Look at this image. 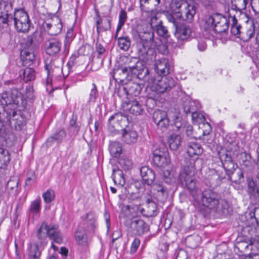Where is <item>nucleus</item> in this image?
<instances>
[{
	"label": "nucleus",
	"mask_w": 259,
	"mask_h": 259,
	"mask_svg": "<svg viewBox=\"0 0 259 259\" xmlns=\"http://www.w3.org/2000/svg\"><path fill=\"white\" fill-rule=\"evenodd\" d=\"M194 0H172L169 10L163 14L169 22L175 23L178 18L191 22L196 14Z\"/></svg>",
	"instance_id": "obj_1"
},
{
	"label": "nucleus",
	"mask_w": 259,
	"mask_h": 259,
	"mask_svg": "<svg viewBox=\"0 0 259 259\" xmlns=\"http://www.w3.org/2000/svg\"><path fill=\"white\" fill-rule=\"evenodd\" d=\"M195 174L194 161L187 160L186 164L180 170L178 179L179 185L186 189L194 198H196L198 192Z\"/></svg>",
	"instance_id": "obj_2"
},
{
	"label": "nucleus",
	"mask_w": 259,
	"mask_h": 259,
	"mask_svg": "<svg viewBox=\"0 0 259 259\" xmlns=\"http://www.w3.org/2000/svg\"><path fill=\"white\" fill-rule=\"evenodd\" d=\"M147 76L150 79L151 78L152 80L149 81V80H144V81L148 83L151 91L156 94L154 96L149 94L148 97L149 99H157L158 96L157 95L168 92L175 86L176 83L175 80L170 77L156 76V73L150 72Z\"/></svg>",
	"instance_id": "obj_3"
},
{
	"label": "nucleus",
	"mask_w": 259,
	"mask_h": 259,
	"mask_svg": "<svg viewBox=\"0 0 259 259\" xmlns=\"http://www.w3.org/2000/svg\"><path fill=\"white\" fill-rule=\"evenodd\" d=\"M41 41L40 34L36 31L27 37L21 52V59L24 65L33 63L35 59V50Z\"/></svg>",
	"instance_id": "obj_4"
},
{
	"label": "nucleus",
	"mask_w": 259,
	"mask_h": 259,
	"mask_svg": "<svg viewBox=\"0 0 259 259\" xmlns=\"http://www.w3.org/2000/svg\"><path fill=\"white\" fill-rule=\"evenodd\" d=\"M139 36L140 40L137 45L138 53L144 59H148L153 54V48L155 46L154 33L152 31L141 32Z\"/></svg>",
	"instance_id": "obj_5"
},
{
	"label": "nucleus",
	"mask_w": 259,
	"mask_h": 259,
	"mask_svg": "<svg viewBox=\"0 0 259 259\" xmlns=\"http://www.w3.org/2000/svg\"><path fill=\"white\" fill-rule=\"evenodd\" d=\"M6 118L4 119L3 122L14 127L16 130L21 131L25 125L26 120L28 118L29 114L25 111H19L17 112L15 109H5Z\"/></svg>",
	"instance_id": "obj_6"
},
{
	"label": "nucleus",
	"mask_w": 259,
	"mask_h": 259,
	"mask_svg": "<svg viewBox=\"0 0 259 259\" xmlns=\"http://www.w3.org/2000/svg\"><path fill=\"white\" fill-rule=\"evenodd\" d=\"M229 20L219 13H213L206 16L204 20V29L213 30L217 33L225 32L229 28Z\"/></svg>",
	"instance_id": "obj_7"
},
{
	"label": "nucleus",
	"mask_w": 259,
	"mask_h": 259,
	"mask_svg": "<svg viewBox=\"0 0 259 259\" xmlns=\"http://www.w3.org/2000/svg\"><path fill=\"white\" fill-rule=\"evenodd\" d=\"M125 65L130 70L134 75L141 80H150V78L147 76L149 73V70L144 65L142 61H140L139 58L137 57H127L124 62ZM151 79H152L151 78Z\"/></svg>",
	"instance_id": "obj_8"
},
{
	"label": "nucleus",
	"mask_w": 259,
	"mask_h": 259,
	"mask_svg": "<svg viewBox=\"0 0 259 259\" xmlns=\"http://www.w3.org/2000/svg\"><path fill=\"white\" fill-rule=\"evenodd\" d=\"M1 102L3 105H5V109H15L19 106L20 103H22V95L21 93L16 89H13L10 91L3 93Z\"/></svg>",
	"instance_id": "obj_9"
},
{
	"label": "nucleus",
	"mask_w": 259,
	"mask_h": 259,
	"mask_svg": "<svg viewBox=\"0 0 259 259\" xmlns=\"http://www.w3.org/2000/svg\"><path fill=\"white\" fill-rule=\"evenodd\" d=\"M13 5L8 0H0V27L7 28L13 24Z\"/></svg>",
	"instance_id": "obj_10"
},
{
	"label": "nucleus",
	"mask_w": 259,
	"mask_h": 259,
	"mask_svg": "<svg viewBox=\"0 0 259 259\" xmlns=\"http://www.w3.org/2000/svg\"><path fill=\"white\" fill-rule=\"evenodd\" d=\"M13 23L16 29L21 32H27L30 26L27 13L21 9L15 10L13 13Z\"/></svg>",
	"instance_id": "obj_11"
},
{
	"label": "nucleus",
	"mask_w": 259,
	"mask_h": 259,
	"mask_svg": "<svg viewBox=\"0 0 259 259\" xmlns=\"http://www.w3.org/2000/svg\"><path fill=\"white\" fill-rule=\"evenodd\" d=\"M153 161L157 167H164L170 162L167 148L163 145L156 146L153 150Z\"/></svg>",
	"instance_id": "obj_12"
},
{
	"label": "nucleus",
	"mask_w": 259,
	"mask_h": 259,
	"mask_svg": "<svg viewBox=\"0 0 259 259\" xmlns=\"http://www.w3.org/2000/svg\"><path fill=\"white\" fill-rule=\"evenodd\" d=\"M219 199L218 193L210 189H205L202 192L201 199V205L204 208H200V210H204L205 208L214 209L219 204Z\"/></svg>",
	"instance_id": "obj_13"
},
{
	"label": "nucleus",
	"mask_w": 259,
	"mask_h": 259,
	"mask_svg": "<svg viewBox=\"0 0 259 259\" xmlns=\"http://www.w3.org/2000/svg\"><path fill=\"white\" fill-rule=\"evenodd\" d=\"M153 120L157 126V131L158 133H160V131L161 133L165 132L169 127V121L167 114L164 111H155L153 114Z\"/></svg>",
	"instance_id": "obj_14"
},
{
	"label": "nucleus",
	"mask_w": 259,
	"mask_h": 259,
	"mask_svg": "<svg viewBox=\"0 0 259 259\" xmlns=\"http://www.w3.org/2000/svg\"><path fill=\"white\" fill-rule=\"evenodd\" d=\"M175 28L174 35L178 40L184 41L187 40L191 36L192 30L191 27L185 24H178L177 19L172 23Z\"/></svg>",
	"instance_id": "obj_15"
},
{
	"label": "nucleus",
	"mask_w": 259,
	"mask_h": 259,
	"mask_svg": "<svg viewBox=\"0 0 259 259\" xmlns=\"http://www.w3.org/2000/svg\"><path fill=\"white\" fill-rule=\"evenodd\" d=\"M154 68L156 72V76H165L173 71L174 69L165 58H161L155 61Z\"/></svg>",
	"instance_id": "obj_16"
},
{
	"label": "nucleus",
	"mask_w": 259,
	"mask_h": 259,
	"mask_svg": "<svg viewBox=\"0 0 259 259\" xmlns=\"http://www.w3.org/2000/svg\"><path fill=\"white\" fill-rule=\"evenodd\" d=\"M130 228L132 234L137 236H142L149 231L148 225L140 219L132 221Z\"/></svg>",
	"instance_id": "obj_17"
},
{
	"label": "nucleus",
	"mask_w": 259,
	"mask_h": 259,
	"mask_svg": "<svg viewBox=\"0 0 259 259\" xmlns=\"http://www.w3.org/2000/svg\"><path fill=\"white\" fill-rule=\"evenodd\" d=\"M121 140L127 144H131L135 143L138 139L137 132L130 126L122 129Z\"/></svg>",
	"instance_id": "obj_18"
},
{
	"label": "nucleus",
	"mask_w": 259,
	"mask_h": 259,
	"mask_svg": "<svg viewBox=\"0 0 259 259\" xmlns=\"http://www.w3.org/2000/svg\"><path fill=\"white\" fill-rule=\"evenodd\" d=\"M221 158L223 167L227 176L231 175L235 169L238 168L237 164L233 162L231 156L228 153L222 155Z\"/></svg>",
	"instance_id": "obj_19"
},
{
	"label": "nucleus",
	"mask_w": 259,
	"mask_h": 259,
	"mask_svg": "<svg viewBox=\"0 0 259 259\" xmlns=\"http://www.w3.org/2000/svg\"><path fill=\"white\" fill-rule=\"evenodd\" d=\"M142 86L143 85L140 83L129 81L124 85L122 90L126 95L136 97L140 94Z\"/></svg>",
	"instance_id": "obj_20"
},
{
	"label": "nucleus",
	"mask_w": 259,
	"mask_h": 259,
	"mask_svg": "<svg viewBox=\"0 0 259 259\" xmlns=\"http://www.w3.org/2000/svg\"><path fill=\"white\" fill-rule=\"evenodd\" d=\"M44 27L46 28L49 33L52 35H56L59 34L62 28V24L61 20L57 17L53 19L51 23H45Z\"/></svg>",
	"instance_id": "obj_21"
},
{
	"label": "nucleus",
	"mask_w": 259,
	"mask_h": 259,
	"mask_svg": "<svg viewBox=\"0 0 259 259\" xmlns=\"http://www.w3.org/2000/svg\"><path fill=\"white\" fill-rule=\"evenodd\" d=\"M125 110L135 115H139L142 114L144 111L143 105L137 100L131 101L123 105Z\"/></svg>",
	"instance_id": "obj_22"
},
{
	"label": "nucleus",
	"mask_w": 259,
	"mask_h": 259,
	"mask_svg": "<svg viewBox=\"0 0 259 259\" xmlns=\"http://www.w3.org/2000/svg\"><path fill=\"white\" fill-rule=\"evenodd\" d=\"M61 42L55 38H52L46 42V52L50 56H55L61 50Z\"/></svg>",
	"instance_id": "obj_23"
},
{
	"label": "nucleus",
	"mask_w": 259,
	"mask_h": 259,
	"mask_svg": "<svg viewBox=\"0 0 259 259\" xmlns=\"http://www.w3.org/2000/svg\"><path fill=\"white\" fill-rule=\"evenodd\" d=\"M76 243L79 245L85 246L88 245V238L87 231L82 225H79L74 233Z\"/></svg>",
	"instance_id": "obj_24"
},
{
	"label": "nucleus",
	"mask_w": 259,
	"mask_h": 259,
	"mask_svg": "<svg viewBox=\"0 0 259 259\" xmlns=\"http://www.w3.org/2000/svg\"><path fill=\"white\" fill-rule=\"evenodd\" d=\"M48 236L53 242L60 244L62 242V235L58 229V226L55 225H47Z\"/></svg>",
	"instance_id": "obj_25"
},
{
	"label": "nucleus",
	"mask_w": 259,
	"mask_h": 259,
	"mask_svg": "<svg viewBox=\"0 0 259 259\" xmlns=\"http://www.w3.org/2000/svg\"><path fill=\"white\" fill-rule=\"evenodd\" d=\"M222 180L217 171L215 170L210 171V174L204 179L205 184L211 188H214L221 184Z\"/></svg>",
	"instance_id": "obj_26"
},
{
	"label": "nucleus",
	"mask_w": 259,
	"mask_h": 259,
	"mask_svg": "<svg viewBox=\"0 0 259 259\" xmlns=\"http://www.w3.org/2000/svg\"><path fill=\"white\" fill-rule=\"evenodd\" d=\"M140 175L143 181L148 186L152 185L155 179L154 171L146 166L141 167Z\"/></svg>",
	"instance_id": "obj_27"
},
{
	"label": "nucleus",
	"mask_w": 259,
	"mask_h": 259,
	"mask_svg": "<svg viewBox=\"0 0 259 259\" xmlns=\"http://www.w3.org/2000/svg\"><path fill=\"white\" fill-rule=\"evenodd\" d=\"M160 3V0H140V7L142 11L152 12Z\"/></svg>",
	"instance_id": "obj_28"
},
{
	"label": "nucleus",
	"mask_w": 259,
	"mask_h": 259,
	"mask_svg": "<svg viewBox=\"0 0 259 259\" xmlns=\"http://www.w3.org/2000/svg\"><path fill=\"white\" fill-rule=\"evenodd\" d=\"M131 75H134L129 69L123 65L120 68H117L114 70L113 77L115 80L123 81Z\"/></svg>",
	"instance_id": "obj_29"
},
{
	"label": "nucleus",
	"mask_w": 259,
	"mask_h": 259,
	"mask_svg": "<svg viewBox=\"0 0 259 259\" xmlns=\"http://www.w3.org/2000/svg\"><path fill=\"white\" fill-rule=\"evenodd\" d=\"M247 192L250 198L259 200V188L252 178L247 179Z\"/></svg>",
	"instance_id": "obj_30"
},
{
	"label": "nucleus",
	"mask_w": 259,
	"mask_h": 259,
	"mask_svg": "<svg viewBox=\"0 0 259 259\" xmlns=\"http://www.w3.org/2000/svg\"><path fill=\"white\" fill-rule=\"evenodd\" d=\"M151 25V27L159 37H162L164 40H168V38L170 37V33L161 21L155 26H152V24Z\"/></svg>",
	"instance_id": "obj_31"
},
{
	"label": "nucleus",
	"mask_w": 259,
	"mask_h": 259,
	"mask_svg": "<svg viewBox=\"0 0 259 259\" xmlns=\"http://www.w3.org/2000/svg\"><path fill=\"white\" fill-rule=\"evenodd\" d=\"M112 177L115 184L116 185L122 186L125 183L123 171L120 169L119 167L113 169Z\"/></svg>",
	"instance_id": "obj_32"
},
{
	"label": "nucleus",
	"mask_w": 259,
	"mask_h": 259,
	"mask_svg": "<svg viewBox=\"0 0 259 259\" xmlns=\"http://www.w3.org/2000/svg\"><path fill=\"white\" fill-rule=\"evenodd\" d=\"M203 151L202 147L198 143H193L188 145L187 153L190 157L199 156L203 153Z\"/></svg>",
	"instance_id": "obj_33"
},
{
	"label": "nucleus",
	"mask_w": 259,
	"mask_h": 259,
	"mask_svg": "<svg viewBox=\"0 0 259 259\" xmlns=\"http://www.w3.org/2000/svg\"><path fill=\"white\" fill-rule=\"evenodd\" d=\"M167 142L170 149L176 150L178 149L181 144V137L179 135L173 134L168 137Z\"/></svg>",
	"instance_id": "obj_34"
},
{
	"label": "nucleus",
	"mask_w": 259,
	"mask_h": 259,
	"mask_svg": "<svg viewBox=\"0 0 259 259\" xmlns=\"http://www.w3.org/2000/svg\"><path fill=\"white\" fill-rule=\"evenodd\" d=\"M96 27H97V32L98 33H99L100 31H107L109 30L111 28V20L107 18L106 21L104 22V26H100V24L102 23V19L100 16L99 13L98 11H96Z\"/></svg>",
	"instance_id": "obj_35"
},
{
	"label": "nucleus",
	"mask_w": 259,
	"mask_h": 259,
	"mask_svg": "<svg viewBox=\"0 0 259 259\" xmlns=\"http://www.w3.org/2000/svg\"><path fill=\"white\" fill-rule=\"evenodd\" d=\"M66 135V132L64 130H60L57 132L54 136H51L47 139L46 143L48 146H50L55 141L61 143Z\"/></svg>",
	"instance_id": "obj_36"
},
{
	"label": "nucleus",
	"mask_w": 259,
	"mask_h": 259,
	"mask_svg": "<svg viewBox=\"0 0 259 259\" xmlns=\"http://www.w3.org/2000/svg\"><path fill=\"white\" fill-rule=\"evenodd\" d=\"M109 149L111 155L115 157L119 156L122 150L121 144L116 141L111 142Z\"/></svg>",
	"instance_id": "obj_37"
},
{
	"label": "nucleus",
	"mask_w": 259,
	"mask_h": 259,
	"mask_svg": "<svg viewBox=\"0 0 259 259\" xmlns=\"http://www.w3.org/2000/svg\"><path fill=\"white\" fill-rule=\"evenodd\" d=\"M228 176L229 179L235 184H240L244 180L243 174L240 168H236L233 174Z\"/></svg>",
	"instance_id": "obj_38"
},
{
	"label": "nucleus",
	"mask_w": 259,
	"mask_h": 259,
	"mask_svg": "<svg viewBox=\"0 0 259 259\" xmlns=\"http://www.w3.org/2000/svg\"><path fill=\"white\" fill-rule=\"evenodd\" d=\"M118 165L119 167L124 171H128L133 167V161L132 159L127 157H122L118 159Z\"/></svg>",
	"instance_id": "obj_39"
},
{
	"label": "nucleus",
	"mask_w": 259,
	"mask_h": 259,
	"mask_svg": "<svg viewBox=\"0 0 259 259\" xmlns=\"http://www.w3.org/2000/svg\"><path fill=\"white\" fill-rule=\"evenodd\" d=\"M20 76L23 75V80L25 82L32 80L35 78V73L33 68H26L21 71Z\"/></svg>",
	"instance_id": "obj_40"
},
{
	"label": "nucleus",
	"mask_w": 259,
	"mask_h": 259,
	"mask_svg": "<svg viewBox=\"0 0 259 259\" xmlns=\"http://www.w3.org/2000/svg\"><path fill=\"white\" fill-rule=\"evenodd\" d=\"M118 46L120 49L127 51L131 46V39L129 37L125 36L119 37L118 38Z\"/></svg>",
	"instance_id": "obj_41"
},
{
	"label": "nucleus",
	"mask_w": 259,
	"mask_h": 259,
	"mask_svg": "<svg viewBox=\"0 0 259 259\" xmlns=\"http://www.w3.org/2000/svg\"><path fill=\"white\" fill-rule=\"evenodd\" d=\"M41 252L37 244H30L29 248V259H39Z\"/></svg>",
	"instance_id": "obj_42"
},
{
	"label": "nucleus",
	"mask_w": 259,
	"mask_h": 259,
	"mask_svg": "<svg viewBox=\"0 0 259 259\" xmlns=\"http://www.w3.org/2000/svg\"><path fill=\"white\" fill-rule=\"evenodd\" d=\"M47 223L43 222L37 232V237L40 241L45 240L48 236Z\"/></svg>",
	"instance_id": "obj_43"
},
{
	"label": "nucleus",
	"mask_w": 259,
	"mask_h": 259,
	"mask_svg": "<svg viewBox=\"0 0 259 259\" xmlns=\"http://www.w3.org/2000/svg\"><path fill=\"white\" fill-rule=\"evenodd\" d=\"M127 20V13L125 10L122 9L120 11L119 15V21L118 24L116 28L115 37H116L117 36L118 32L121 29L122 27L124 25L125 21Z\"/></svg>",
	"instance_id": "obj_44"
},
{
	"label": "nucleus",
	"mask_w": 259,
	"mask_h": 259,
	"mask_svg": "<svg viewBox=\"0 0 259 259\" xmlns=\"http://www.w3.org/2000/svg\"><path fill=\"white\" fill-rule=\"evenodd\" d=\"M118 119V123H119V127L120 128H125L126 127L128 126L129 119L128 117L122 113L121 112L116 113Z\"/></svg>",
	"instance_id": "obj_45"
},
{
	"label": "nucleus",
	"mask_w": 259,
	"mask_h": 259,
	"mask_svg": "<svg viewBox=\"0 0 259 259\" xmlns=\"http://www.w3.org/2000/svg\"><path fill=\"white\" fill-rule=\"evenodd\" d=\"M195 103L190 100H186L183 102V108L184 112L188 114L192 113L195 109Z\"/></svg>",
	"instance_id": "obj_46"
},
{
	"label": "nucleus",
	"mask_w": 259,
	"mask_h": 259,
	"mask_svg": "<svg viewBox=\"0 0 259 259\" xmlns=\"http://www.w3.org/2000/svg\"><path fill=\"white\" fill-rule=\"evenodd\" d=\"M116 113L111 115L108 119V125L110 128L118 130L119 128Z\"/></svg>",
	"instance_id": "obj_47"
},
{
	"label": "nucleus",
	"mask_w": 259,
	"mask_h": 259,
	"mask_svg": "<svg viewBox=\"0 0 259 259\" xmlns=\"http://www.w3.org/2000/svg\"><path fill=\"white\" fill-rule=\"evenodd\" d=\"M55 196L54 191L51 189H48L46 192L42 194L44 200L47 203H49L53 201L55 199Z\"/></svg>",
	"instance_id": "obj_48"
},
{
	"label": "nucleus",
	"mask_w": 259,
	"mask_h": 259,
	"mask_svg": "<svg viewBox=\"0 0 259 259\" xmlns=\"http://www.w3.org/2000/svg\"><path fill=\"white\" fill-rule=\"evenodd\" d=\"M146 205L148 209L151 210L159 209V204L152 198H148L146 200Z\"/></svg>",
	"instance_id": "obj_49"
},
{
	"label": "nucleus",
	"mask_w": 259,
	"mask_h": 259,
	"mask_svg": "<svg viewBox=\"0 0 259 259\" xmlns=\"http://www.w3.org/2000/svg\"><path fill=\"white\" fill-rule=\"evenodd\" d=\"M10 160L9 152L7 150L0 148V162L6 163Z\"/></svg>",
	"instance_id": "obj_50"
},
{
	"label": "nucleus",
	"mask_w": 259,
	"mask_h": 259,
	"mask_svg": "<svg viewBox=\"0 0 259 259\" xmlns=\"http://www.w3.org/2000/svg\"><path fill=\"white\" fill-rule=\"evenodd\" d=\"M192 119L196 122H203L205 121L204 116L200 113L196 112L195 110L191 113Z\"/></svg>",
	"instance_id": "obj_51"
},
{
	"label": "nucleus",
	"mask_w": 259,
	"mask_h": 259,
	"mask_svg": "<svg viewBox=\"0 0 259 259\" xmlns=\"http://www.w3.org/2000/svg\"><path fill=\"white\" fill-rule=\"evenodd\" d=\"M27 178L25 181V186L31 185L35 180V176L34 172L33 171H29L27 172Z\"/></svg>",
	"instance_id": "obj_52"
},
{
	"label": "nucleus",
	"mask_w": 259,
	"mask_h": 259,
	"mask_svg": "<svg viewBox=\"0 0 259 259\" xmlns=\"http://www.w3.org/2000/svg\"><path fill=\"white\" fill-rule=\"evenodd\" d=\"M168 194V192L167 190H163L161 191H158L157 192L155 193V195H156L158 201L161 202H163L164 199H166Z\"/></svg>",
	"instance_id": "obj_53"
},
{
	"label": "nucleus",
	"mask_w": 259,
	"mask_h": 259,
	"mask_svg": "<svg viewBox=\"0 0 259 259\" xmlns=\"http://www.w3.org/2000/svg\"><path fill=\"white\" fill-rule=\"evenodd\" d=\"M92 88L91 89L90 94V100L93 102H95L97 96V89L96 84L93 83L92 84Z\"/></svg>",
	"instance_id": "obj_54"
},
{
	"label": "nucleus",
	"mask_w": 259,
	"mask_h": 259,
	"mask_svg": "<svg viewBox=\"0 0 259 259\" xmlns=\"http://www.w3.org/2000/svg\"><path fill=\"white\" fill-rule=\"evenodd\" d=\"M18 180L17 178L13 177L11 178L7 183V187L11 189H13L18 187Z\"/></svg>",
	"instance_id": "obj_55"
},
{
	"label": "nucleus",
	"mask_w": 259,
	"mask_h": 259,
	"mask_svg": "<svg viewBox=\"0 0 259 259\" xmlns=\"http://www.w3.org/2000/svg\"><path fill=\"white\" fill-rule=\"evenodd\" d=\"M140 244V240L138 238H135L133 241L131 247L130 252L131 253H135L138 248Z\"/></svg>",
	"instance_id": "obj_56"
},
{
	"label": "nucleus",
	"mask_w": 259,
	"mask_h": 259,
	"mask_svg": "<svg viewBox=\"0 0 259 259\" xmlns=\"http://www.w3.org/2000/svg\"><path fill=\"white\" fill-rule=\"evenodd\" d=\"M40 202L41 200L39 198L33 201L31 205L30 210H39Z\"/></svg>",
	"instance_id": "obj_57"
},
{
	"label": "nucleus",
	"mask_w": 259,
	"mask_h": 259,
	"mask_svg": "<svg viewBox=\"0 0 259 259\" xmlns=\"http://www.w3.org/2000/svg\"><path fill=\"white\" fill-rule=\"evenodd\" d=\"M68 130L72 135L75 136L78 135L80 131V126L76 125L75 126H69Z\"/></svg>",
	"instance_id": "obj_58"
},
{
	"label": "nucleus",
	"mask_w": 259,
	"mask_h": 259,
	"mask_svg": "<svg viewBox=\"0 0 259 259\" xmlns=\"http://www.w3.org/2000/svg\"><path fill=\"white\" fill-rule=\"evenodd\" d=\"M233 2H236L237 6L240 9H246L248 0H233Z\"/></svg>",
	"instance_id": "obj_59"
},
{
	"label": "nucleus",
	"mask_w": 259,
	"mask_h": 259,
	"mask_svg": "<svg viewBox=\"0 0 259 259\" xmlns=\"http://www.w3.org/2000/svg\"><path fill=\"white\" fill-rule=\"evenodd\" d=\"M73 37V31L72 29H70L68 30L66 33L65 41V47H66V45L68 42L70 41Z\"/></svg>",
	"instance_id": "obj_60"
},
{
	"label": "nucleus",
	"mask_w": 259,
	"mask_h": 259,
	"mask_svg": "<svg viewBox=\"0 0 259 259\" xmlns=\"http://www.w3.org/2000/svg\"><path fill=\"white\" fill-rule=\"evenodd\" d=\"M241 26L240 25H237L235 26H231V32L232 34L236 35L240 34V29Z\"/></svg>",
	"instance_id": "obj_61"
},
{
	"label": "nucleus",
	"mask_w": 259,
	"mask_h": 259,
	"mask_svg": "<svg viewBox=\"0 0 259 259\" xmlns=\"http://www.w3.org/2000/svg\"><path fill=\"white\" fill-rule=\"evenodd\" d=\"M76 60V56L72 55L70 57L69 61L67 63V66L69 69H70L75 64Z\"/></svg>",
	"instance_id": "obj_62"
},
{
	"label": "nucleus",
	"mask_w": 259,
	"mask_h": 259,
	"mask_svg": "<svg viewBox=\"0 0 259 259\" xmlns=\"http://www.w3.org/2000/svg\"><path fill=\"white\" fill-rule=\"evenodd\" d=\"M193 128L192 125H188L186 127V134L188 137H190L192 138H196L193 134Z\"/></svg>",
	"instance_id": "obj_63"
},
{
	"label": "nucleus",
	"mask_w": 259,
	"mask_h": 259,
	"mask_svg": "<svg viewBox=\"0 0 259 259\" xmlns=\"http://www.w3.org/2000/svg\"><path fill=\"white\" fill-rule=\"evenodd\" d=\"M106 50L104 47L100 44H96V51L98 55H101L104 54Z\"/></svg>",
	"instance_id": "obj_64"
}]
</instances>
